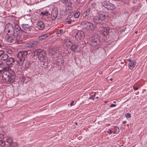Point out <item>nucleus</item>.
<instances>
[{
    "label": "nucleus",
    "instance_id": "obj_32",
    "mask_svg": "<svg viewBox=\"0 0 147 147\" xmlns=\"http://www.w3.org/2000/svg\"><path fill=\"white\" fill-rule=\"evenodd\" d=\"M80 14V12H76L74 15V17L76 18H78L79 17Z\"/></svg>",
    "mask_w": 147,
    "mask_h": 147
},
{
    "label": "nucleus",
    "instance_id": "obj_46",
    "mask_svg": "<svg viewBox=\"0 0 147 147\" xmlns=\"http://www.w3.org/2000/svg\"><path fill=\"white\" fill-rule=\"evenodd\" d=\"M56 34H60V33H59V30H58L56 32Z\"/></svg>",
    "mask_w": 147,
    "mask_h": 147
},
{
    "label": "nucleus",
    "instance_id": "obj_53",
    "mask_svg": "<svg viewBox=\"0 0 147 147\" xmlns=\"http://www.w3.org/2000/svg\"><path fill=\"white\" fill-rule=\"evenodd\" d=\"M135 88V86H133V89H134V88Z\"/></svg>",
    "mask_w": 147,
    "mask_h": 147
},
{
    "label": "nucleus",
    "instance_id": "obj_51",
    "mask_svg": "<svg viewBox=\"0 0 147 147\" xmlns=\"http://www.w3.org/2000/svg\"><path fill=\"white\" fill-rule=\"evenodd\" d=\"M128 60V61H129V63H130V62H131V61H131V59H129Z\"/></svg>",
    "mask_w": 147,
    "mask_h": 147
},
{
    "label": "nucleus",
    "instance_id": "obj_25",
    "mask_svg": "<svg viewBox=\"0 0 147 147\" xmlns=\"http://www.w3.org/2000/svg\"><path fill=\"white\" fill-rule=\"evenodd\" d=\"M40 15L41 16H42L43 17L45 18L46 16H47L49 15H50V14L47 11H46L44 12H41Z\"/></svg>",
    "mask_w": 147,
    "mask_h": 147
},
{
    "label": "nucleus",
    "instance_id": "obj_49",
    "mask_svg": "<svg viewBox=\"0 0 147 147\" xmlns=\"http://www.w3.org/2000/svg\"><path fill=\"white\" fill-rule=\"evenodd\" d=\"M113 132H112V131L111 130H110V131H109V134H111Z\"/></svg>",
    "mask_w": 147,
    "mask_h": 147
},
{
    "label": "nucleus",
    "instance_id": "obj_31",
    "mask_svg": "<svg viewBox=\"0 0 147 147\" xmlns=\"http://www.w3.org/2000/svg\"><path fill=\"white\" fill-rule=\"evenodd\" d=\"M7 142L9 144H11L13 142V140L11 138H9L7 140Z\"/></svg>",
    "mask_w": 147,
    "mask_h": 147
},
{
    "label": "nucleus",
    "instance_id": "obj_24",
    "mask_svg": "<svg viewBox=\"0 0 147 147\" xmlns=\"http://www.w3.org/2000/svg\"><path fill=\"white\" fill-rule=\"evenodd\" d=\"M31 65V63L29 61H26L25 65L24 68L25 69H27L30 68Z\"/></svg>",
    "mask_w": 147,
    "mask_h": 147
},
{
    "label": "nucleus",
    "instance_id": "obj_37",
    "mask_svg": "<svg viewBox=\"0 0 147 147\" xmlns=\"http://www.w3.org/2000/svg\"><path fill=\"white\" fill-rule=\"evenodd\" d=\"M3 63L2 61H0V68L3 67Z\"/></svg>",
    "mask_w": 147,
    "mask_h": 147
},
{
    "label": "nucleus",
    "instance_id": "obj_57",
    "mask_svg": "<svg viewBox=\"0 0 147 147\" xmlns=\"http://www.w3.org/2000/svg\"><path fill=\"white\" fill-rule=\"evenodd\" d=\"M98 98V97H97L95 98Z\"/></svg>",
    "mask_w": 147,
    "mask_h": 147
},
{
    "label": "nucleus",
    "instance_id": "obj_36",
    "mask_svg": "<svg viewBox=\"0 0 147 147\" xmlns=\"http://www.w3.org/2000/svg\"><path fill=\"white\" fill-rule=\"evenodd\" d=\"M72 22V20L70 19V20H68V21H67L66 22V24H70Z\"/></svg>",
    "mask_w": 147,
    "mask_h": 147
},
{
    "label": "nucleus",
    "instance_id": "obj_8",
    "mask_svg": "<svg viewBox=\"0 0 147 147\" xmlns=\"http://www.w3.org/2000/svg\"><path fill=\"white\" fill-rule=\"evenodd\" d=\"M21 26L24 32V35L26 33L31 32L32 31V26L28 24H21Z\"/></svg>",
    "mask_w": 147,
    "mask_h": 147
},
{
    "label": "nucleus",
    "instance_id": "obj_41",
    "mask_svg": "<svg viewBox=\"0 0 147 147\" xmlns=\"http://www.w3.org/2000/svg\"><path fill=\"white\" fill-rule=\"evenodd\" d=\"M116 106V105L115 104H111L110 105V107H115Z\"/></svg>",
    "mask_w": 147,
    "mask_h": 147
},
{
    "label": "nucleus",
    "instance_id": "obj_40",
    "mask_svg": "<svg viewBox=\"0 0 147 147\" xmlns=\"http://www.w3.org/2000/svg\"><path fill=\"white\" fill-rule=\"evenodd\" d=\"M91 5H92V7L94 8L95 7L96 4L94 3H92Z\"/></svg>",
    "mask_w": 147,
    "mask_h": 147
},
{
    "label": "nucleus",
    "instance_id": "obj_34",
    "mask_svg": "<svg viewBox=\"0 0 147 147\" xmlns=\"http://www.w3.org/2000/svg\"><path fill=\"white\" fill-rule=\"evenodd\" d=\"M95 95L96 93H95V94L91 96L88 99V100L89 99H92L93 100H94V98L95 97Z\"/></svg>",
    "mask_w": 147,
    "mask_h": 147
},
{
    "label": "nucleus",
    "instance_id": "obj_39",
    "mask_svg": "<svg viewBox=\"0 0 147 147\" xmlns=\"http://www.w3.org/2000/svg\"><path fill=\"white\" fill-rule=\"evenodd\" d=\"M4 136L3 134H0V139H3Z\"/></svg>",
    "mask_w": 147,
    "mask_h": 147
},
{
    "label": "nucleus",
    "instance_id": "obj_1",
    "mask_svg": "<svg viewBox=\"0 0 147 147\" xmlns=\"http://www.w3.org/2000/svg\"><path fill=\"white\" fill-rule=\"evenodd\" d=\"M11 66L8 65L3 67V70H9L8 71L3 73L2 76L3 80L7 83H12L15 81V73L10 69Z\"/></svg>",
    "mask_w": 147,
    "mask_h": 147
},
{
    "label": "nucleus",
    "instance_id": "obj_58",
    "mask_svg": "<svg viewBox=\"0 0 147 147\" xmlns=\"http://www.w3.org/2000/svg\"><path fill=\"white\" fill-rule=\"evenodd\" d=\"M114 102V103H115V102H115V101H114V102Z\"/></svg>",
    "mask_w": 147,
    "mask_h": 147
},
{
    "label": "nucleus",
    "instance_id": "obj_29",
    "mask_svg": "<svg viewBox=\"0 0 147 147\" xmlns=\"http://www.w3.org/2000/svg\"><path fill=\"white\" fill-rule=\"evenodd\" d=\"M5 145V143L2 140H0V146L1 147H4Z\"/></svg>",
    "mask_w": 147,
    "mask_h": 147
},
{
    "label": "nucleus",
    "instance_id": "obj_28",
    "mask_svg": "<svg viewBox=\"0 0 147 147\" xmlns=\"http://www.w3.org/2000/svg\"><path fill=\"white\" fill-rule=\"evenodd\" d=\"M57 51L56 49L54 47H53L51 48L50 52L51 53L54 55L56 53Z\"/></svg>",
    "mask_w": 147,
    "mask_h": 147
},
{
    "label": "nucleus",
    "instance_id": "obj_18",
    "mask_svg": "<svg viewBox=\"0 0 147 147\" xmlns=\"http://www.w3.org/2000/svg\"><path fill=\"white\" fill-rule=\"evenodd\" d=\"M136 62L135 60H132L130 63H129L128 66L130 69H132L136 65Z\"/></svg>",
    "mask_w": 147,
    "mask_h": 147
},
{
    "label": "nucleus",
    "instance_id": "obj_30",
    "mask_svg": "<svg viewBox=\"0 0 147 147\" xmlns=\"http://www.w3.org/2000/svg\"><path fill=\"white\" fill-rule=\"evenodd\" d=\"M72 3L70 0H67L66 2V4H65L67 6L70 7L71 6Z\"/></svg>",
    "mask_w": 147,
    "mask_h": 147
},
{
    "label": "nucleus",
    "instance_id": "obj_55",
    "mask_svg": "<svg viewBox=\"0 0 147 147\" xmlns=\"http://www.w3.org/2000/svg\"><path fill=\"white\" fill-rule=\"evenodd\" d=\"M75 124L76 125H77L78 124V123L77 122H76V123Z\"/></svg>",
    "mask_w": 147,
    "mask_h": 147
},
{
    "label": "nucleus",
    "instance_id": "obj_15",
    "mask_svg": "<svg viewBox=\"0 0 147 147\" xmlns=\"http://www.w3.org/2000/svg\"><path fill=\"white\" fill-rule=\"evenodd\" d=\"M37 27L39 30H43L45 27V24L44 22L41 21H38L37 23Z\"/></svg>",
    "mask_w": 147,
    "mask_h": 147
},
{
    "label": "nucleus",
    "instance_id": "obj_50",
    "mask_svg": "<svg viewBox=\"0 0 147 147\" xmlns=\"http://www.w3.org/2000/svg\"><path fill=\"white\" fill-rule=\"evenodd\" d=\"M126 123V121H124L123 122V124H125Z\"/></svg>",
    "mask_w": 147,
    "mask_h": 147
},
{
    "label": "nucleus",
    "instance_id": "obj_2",
    "mask_svg": "<svg viewBox=\"0 0 147 147\" xmlns=\"http://www.w3.org/2000/svg\"><path fill=\"white\" fill-rule=\"evenodd\" d=\"M27 54L28 52L26 51H20L18 53L16 61L18 65L21 66H22L25 60L26 55Z\"/></svg>",
    "mask_w": 147,
    "mask_h": 147
},
{
    "label": "nucleus",
    "instance_id": "obj_11",
    "mask_svg": "<svg viewBox=\"0 0 147 147\" xmlns=\"http://www.w3.org/2000/svg\"><path fill=\"white\" fill-rule=\"evenodd\" d=\"M58 14V11L56 8H54L52 10L51 13V19L53 20L56 19Z\"/></svg>",
    "mask_w": 147,
    "mask_h": 147
},
{
    "label": "nucleus",
    "instance_id": "obj_12",
    "mask_svg": "<svg viewBox=\"0 0 147 147\" xmlns=\"http://www.w3.org/2000/svg\"><path fill=\"white\" fill-rule=\"evenodd\" d=\"M84 35V32L83 31L79 30L77 32L75 35V37L77 40H81L83 36Z\"/></svg>",
    "mask_w": 147,
    "mask_h": 147
},
{
    "label": "nucleus",
    "instance_id": "obj_23",
    "mask_svg": "<svg viewBox=\"0 0 147 147\" xmlns=\"http://www.w3.org/2000/svg\"><path fill=\"white\" fill-rule=\"evenodd\" d=\"M8 57V55L7 54L4 53L0 57V59L2 60L5 61Z\"/></svg>",
    "mask_w": 147,
    "mask_h": 147
},
{
    "label": "nucleus",
    "instance_id": "obj_38",
    "mask_svg": "<svg viewBox=\"0 0 147 147\" xmlns=\"http://www.w3.org/2000/svg\"><path fill=\"white\" fill-rule=\"evenodd\" d=\"M4 53V52L2 51V50H0V57Z\"/></svg>",
    "mask_w": 147,
    "mask_h": 147
},
{
    "label": "nucleus",
    "instance_id": "obj_3",
    "mask_svg": "<svg viewBox=\"0 0 147 147\" xmlns=\"http://www.w3.org/2000/svg\"><path fill=\"white\" fill-rule=\"evenodd\" d=\"M34 56H38V59L40 61L43 62L46 57V53L44 50L41 49L36 50L34 52Z\"/></svg>",
    "mask_w": 147,
    "mask_h": 147
},
{
    "label": "nucleus",
    "instance_id": "obj_20",
    "mask_svg": "<svg viewBox=\"0 0 147 147\" xmlns=\"http://www.w3.org/2000/svg\"><path fill=\"white\" fill-rule=\"evenodd\" d=\"M93 20L94 22L96 24L100 23L102 22L101 20L98 16L94 17Z\"/></svg>",
    "mask_w": 147,
    "mask_h": 147
},
{
    "label": "nucleus",
    "instance_id": "obj_14",
    "mask_svg": "<svg viewBox=\"0 0 147 147\" xmlns=\"http://www.w3.org/2000/svg\"><path fill=\"white\" fill-rule=\"evenodd\" d=\"M109 30L110 28L109 27H103L101 30V33L103 36H107L109 33Z\"/></svg>",
    "mask_w": 147,
    "mask_h": 147
},
{
    "label": "nucleus",
    "instance_id": "obj_48",
    "mask_svg": "<svg viewBox=\"0 0 147 147\" xmlns=\"http://www.w3.org/2000/svg\"><path fill=\"white\" fill-rule=\"evenodd\" d=\"M2 71L3 70H0V75L2 74Z\"/></svg>",
    "mask_w": 147,
    "mask_h": 147
},
{
    "label": "nucleus",
    "instance_id": "obj_60",
    "mask_svg": "<svg viewBox=\"0 0 147 147\" xmlns=\"http://www.w3.org/2000/svg\"><path fill=\"white\" fill-rule=\"evenodd\" d=\"M135 33H137V32H136Z\"/></svg>",
    "mask_w": 147,
    "mask_h": 147
},
{
    "label": "nucleus",
    "instance_id": "obj_52",
    "mask_svg": "<svg viewBox=\"0 0 147 147\" xmlns=\"http://www.w3.org/2000/svg\"><path fill=\"white\" fill-rule=\"evenodd\" d=\"M107 101H105L104 102V103H105V104L107 103Z\"/></svg>",
    "mask_w": 147,
    "mask_h": 147
},
{
    "label": "nucleus",
    "instance_id": "obj_7",
    "mask_svg": "<svg viewBox=\"0 0 147 147\" xmlns=\"http://www.w3.org/2000/svg\"><path fill=\"white\" fill-rule=\"evenodd\" d=\"M100 40L98 36H94L92 37V41L91 45L93 47H99L100 44Z\"/></svg>",
    "mask_w": 147,
    "mask_h": 147
},
{
    "label": "nucleus",
    "instance_id": "obj_6",
    "mask_svg": "<svg viewBox=\"0 0 147 147\" xmlns=\"http://www.w3.org/2000/svg\"><path fill=\"white\" fill-rule=\"evenodd\" d=\"M5 30L6 32H7L6 33L7 34H14L15 33L13 26L10 23H8L6 25L5 27Z\"/></svg>",
    "mask_w": 147,
    "mask_h": 147
},
{
    "label": "nucleus",
    "instance_id": "obj_19",
    "mask_svg": "<svg viewBox=\"0 0 147 147\" xmlns=\"http://www.w3.org/2000/svg\"><path fill=\"white\" fill-rule=\"evenodd\" d=\"M50 35L49 33H46L45 34H42L41 36H39L38 38V39L40 40H42L46 38L49 36Z\"/></svg>",
    "mask_w": 147,
    "mask_h": 147
},
{
    "label": "nucleus",
    "instance_id": "obj_47",
    "mask_svg": "<svg viewBox=\"0 0 147 147\" xmlns=\"http://www.w3.org/2000/svg\"><path fill=\"white\" fill-rule=\"evenodd\" d=\"M138 88L137 87H135V88H134V89L135 90H138Z\"/></svg>",
    "mask_w": 147,
    "mask_h": 147
},
{
    "label": "nucleus",
    "instance_id": "obj_56",
    "mask_svg": "<svg viewBox=\"0 0 147 147\" xmlns=\"http://www.w3.org/2000/svg\"><path fill=\"white\" fill-rule=\"evenodd\" d=\"M1 47V45L0 44V47Z\"/></svg>",
    "mask_w": 147,
    "mask_h": 147
},
{
    "label": "nucleus",
    "instance_id": "obj_33",
    "mask_svg": "<svg viewBox=\"0 0 147 147\" xmlns=\"http://www.w3.org/2000/svg\"><path fill=\"white\" fill-rule=\"evenodd\" d=\"M125 116L127 118H130L131 117V115L130 113H128L125 114Z\"/></svg>",
    "mask_w": 147,
    "mask_h": 147
},
{
    "label": "nucleus",
    "instance_id": "obj_54",
    "mask_svg": "<svg viewBox=\"0 0 147 147\" xmlns=\"http://www.w3.org/2000/svg\"><path fill=\"white\" fill-rule=\"evenodd\" d=\"M110 80H111V81H112L113 80V79L112 78H111L110 79Z\"/></svg>",
    "mask_w": 147,
    "mask_h": 147
},
{
    "label": "nucleus",
    "instance_id": "obj_35",
    "mask_svg": "<svg viewBox=\"0 0 147 147\" xmlns=\"http://www.w3.org/2000/svg\"><path fill=\"white\" fill-rule=\"evenodd\" d=\"M60 34H63L64 33L63 30V29L58 30Z\"/></svg>",
    "mask_w": 147,
    "mask_h": 147
},
{
    "label": "nucleus",
    "instance_id": "obj_43",
    "mask_svg": "<svg viewBox=\"0 0 147 147\" xmlns=\"http://www.w3.org/2000/svg\"><path fill=\"white\" fill-rule=\"evenodd\" d=\"M82 0H76V1L78 3H82Z\"/></svg>",
    "mask_w": 147,
    "mask_h": 147
},
{
    "label": "nucleus",
    "instance_id": "obj_61",
    "mask_svg": "<svg viewBox=\"0 0 147 147\" xmlns=\"http://www.w3.org/2000/svg\"><path fill=\"white\" fill-rule=\"evenodd\" d=\"M110 125V124H109V125Z\"/></svg>",
    "mask_w": 147,
    "mask_h": 147
},
{
    "label": "nucleus",
    "instance_id": "obj_44",
    "mask_svg": "<svg viewBox=\"0 0 147 147\" xmlns=\"http://www.w3.org/2000/svg\"><path fill=\"white\" fill-rule=\"evenodd\" d=\"M74 103V101H72L71 103H70V105H71V106H72V105H73V104Z\"/></svg>",
    "mask_w": 147,
    "mask_h": 147
},
{
    "label": "nucleus",
    "instance_id": "obj_5",
    "mask_svg": "<svg viewBox=\"0 0 147 147\" xmlns=\"http://www.w3.org/2000/svg\"><path fill=\"white\" fill-rule=\"evenodd\" d=\"M82 25L83 28L88 30H92L94 29V27L93 24L88 21L82 22Z\"/></svg>",
    "mask_w": 147,
    "mask_h": 147
},
{
    "label": "nucleus",
    "instance_id": "obj_21",
    "mask_svg": "<svg viewBox=\"0 0 147 147\" xmlns=\"http://www.w3.org/2000/svg\"><path fill=\"white\" fill-rule=\"evenodd\" d=\"M65 43L66 46L68 48H70L72 44V42L68 39H66L65 41Z\"/></svg>",
    "mask_w": 147,
    "mask_h": 147
},
{
    "label": "nucleus",
    "instance_id": "obj_13",
    "mask_svg": "<svg viewBox=\"0 0 147 147\" xmlns=\"http://www.w3.org/2000/svg\"><path fill=\"white\" fill-rule=\"evenodd\" d=\"M15 59L13 57H9L6 59V63L7 65L12 67L13 65V63L15 62Z\"/></svg>",
    "mask_w": 147,
    "mask_h": 147
},
{
    "label": "nucleus",
    "instance_id": "obj_42",
    "mask_svg": "<svg viewBox=\"0 0 147 147\" xmlns=\"http://www.w3.org/2000/svg\"><path fill=\"white\" fill-rule=\"evenodd\" d=\"M67 0H62L63 2L65 4H66V2Z\"/></svg>",
    "mask_w": 147,
    "mask_h": 147
},
{
    "label": "nucleus",
    "instance_id": "obj_27",
    "mask_svg": "<svg viewBox=\"0 0 147 147\" xmlns=\"http://www.w3.org/2000/svg\"><path fill=\"white\" fill-rule=\"evenodd\" d=\"M119 131V129L118 126H115L114 127V134H118Z\"/></svg>",
    "mask_w": 147,
    "mask_h": 147
},
{
    "label": "nucleus",
    "instance_id": "obj_45",
    "mask_svg": "<svg viewBox=\"0 0 147 147\" xmlns=\"http://www.w3.org/2000/svg\"><path fill=\"white\" fill-rule=\"evenodd\" d=\"M61 61V64H63V61H61V59H58L57 60V61L58 62L59 61Z\"/></svg>",
    "mask_w": 147,
    "mask_h": 147
},
{
    "label": "nucleus",
    "instance_id": "obj_16",
    "mask_svg": "<svg viewBox=\"0 0 147 147\" xmlns=\"http://www.w3.org/2000/svg\"><path fill=\"white\" fill-rule=\"evenodd\" d=\"M38 44V42L37 41H33L30 43L27 44L26 46L28 47H32L37 46Z\"/></svg>",
    "mask_w": 147,
    "mask_h": 147
},
{
    "label": "nucleus",
    "instance_id": "obj_10",
    "mask_svg": "<svg viewBox=\"0 0 147 147\" xmlns=\"http://www.w3.org/2000/svg\"><path fill=\"white\" fill-rule=\"evenodd\" d=\"M15 29L16 32L17 33L16 34H21L22 35H24V32L23 30L19 26L16 24L15 25Z\"/></svg>",
    "mask_w": 147,
    "mask_h": 147
},
{
    "label": "nucleus",
    "instance_id": "obj_26",
    "mask_svg": "<svg viewBox=\"0 0 147 147\" xmlns=\"http://www.w3.org/2000/svg\"><path fill=\"white\" fill-rule=\"evenodd\" d=\"M70 48L72 51L74 52L77 49L78 46L74 45H72Z\"/></svg>",
    "mask_w": 147,
    "mask_h": 147
},
{
    "label": "nucleus",
    "instance_id": "obj_9",
    "mask_svg": "<svg viewBox=\"0 0 147 147\" xmlns=\"http://www.w3.org/2000/svg\"><path fill=\"white\" fill-rule=\"evenodd\" d=\"M115 8V6L113 4L110 3H107L103 6V8L106 9L107 10H113Z\"/></svg>",
    "mask_w": 147,
    "mask_h": 147
},
{
    "label": "nucleus",
    "instance_id": "obj_59",
    "mask_svg": "<svg viewBox=\"0 0 147 147\" xmlns=\"http://www.w3.org/2000/svg\"><path fill=\"white\" fill-rule=\"evenodd\" d=\"M69 10V9H67V11H68Z\"/></svg>",
    "mask_w": 147,
    "mask_h": 147
},
{
    "label": "nucleus",
    "instance_id": "obj_4",
    "mask_svg": "<svg viewBox=\"0 0 147 147\" xmlns=\"http://www.w3.org/2000/svg\"><path fill=\"white\" fill-rule=\"evenodd\" d=\"M7 36V42L10 43H16L17 42H18L19 39L17 34L14 33V34H8Z\"/></svg>",
    "mask_w": 147,
    "mask_h": 147
},
{
    "label": "nucleus",
    "instance_id": "obj_17",
    "mask_svg": "<svg viewBox=\"0 0 147 147\" xmlns=\"http://www.w3.org/2000/svg\"><path fill=\"white\" fill-rule=\"evenodd\" d=\"M98 15L99 18L102 21L104 20L106 18V16L105 15V13L103 12L99 13Z\"/></svg>",
    "mask_w": 147,
    "mask_h": 147
},
{
    "label": "nucleus",
    "instance_id": "obj_22",
    "mask_svg": "<svg viewBox=\"0 0 147 147\" xmlns=\"http://www.w3.org/2000/svg\"><path fill=\"white\" fill-rule=\"evenodd\" d=\"M90 13V10L89 9H87L86 11L82 14V16L84 18H86L88 15H89Z\"/></svg>",
    "mask_w": 147,
    "mask_h": 147
}]
</instances>
